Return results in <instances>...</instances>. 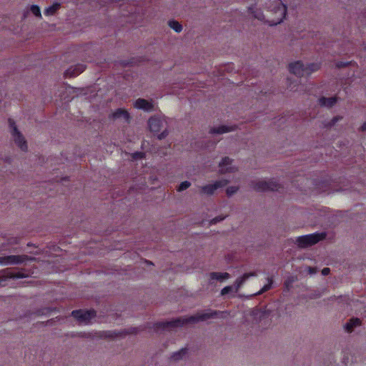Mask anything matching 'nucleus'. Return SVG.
I'll return each mask as SVG.
<instances>
[{
    "label": "nucleus",
    "instance_id": "obj_1",
    "mask_svg": "<svg viewBox=\"0 0 366 366\" xmlns=\"http://www.w3.org/2000/svg\"><path fill=\"white\" fill-rule=\"evenodd\" d=\"M320 66L318 63H310L304 65L302 61H296L288 66L289 71L297 76H309L312 72L317 71Z\"/></svg>",
    "mask_w": 366,
    "mask_h": 366
},
{
    "label": "nucleus",
    "instance_id": "obj_2",
    "mask_svg": "<svg viewBox=\"0 0 366 366\" xmlns=\"http://www.w3.org/2000/svg\"><path fill=\"white\" fill-rule=\"evenodd\" d=\"M165 124V121L157 116L150 117L148 121L150 131L154 134H158L159 139H163L168 135V130L164 128Z\"/></svg>",
    "mask_w": 366,
    "mask_h": 366
},
{
    "label": "nucleus",
    "instance_id": "obj_3",
    "mask_svg": "<svg viewBox=\"0 0 366 366\" xmlns=\"http://www.w3.org/2000/svg\"><path fill=\"white\" fill-rule=\"evenodd\" d=\"M224 314V312L212 310H207L201 311L188 318L184 317V325L186 323L206 321L210 318L223 317Z\"/></svg>",
    "mask_w": 366,
    "mask_h": 366
},
{
    "label": "nucleus",
    "instance_id": "obj_4",
    "mask_svg": "<svg viewBox=\"0 0 366 366\" xmlns=\"http://www.w3.org/2000/svg\"><path fill=\"white\" fill-rule=\"evenodd\" d=\"M325 237L326 234L325 232H315L298 237L296 239V243L300 247L306 248L317 244L320 241L324 239Z\"/></svg>",
    "mask_w": 366,
    "mask_h": 366
},
{
    "label": "nucleus",
    "instance_id": "obj_5",
    "mask_svg": "<svg viewBox=\"0 0 366 366\" xmlns=\"http://www.w3.org/2000/svg\"><path fill=\"white\" fill-rule=\"evenodd\" d=\"M252 189L257 192H267V191H280L282 188L281 185L276 181H258L252 182L251 184Z\"/></svg>",
    "mask_w": 366,
    "mask_h": 366
},
{
    "label": "nucleus",
    "instance_id": "obj_6",
    "mask_svg": "<svg viewBox=\"0 0 366 366\" xmlns=\"http://www.w3.org/2000/svg\"><path fill=\"white\" fill-rule=\"evenodd\" d=\"M183 326V320L180 318L166 322H157L153 325V329L155 332L173 331L178 327Z\"/></svg>",
    "mask_w": 366,
    "mask_h": 366
},
{
    "label": "nucleus",
    "instance_id": "obj_7",
    "mask_svg": "<svg viewBox=\"0 0 366 366\" xmlns=\"http://www.w3.org/2000/svg\"><path fill=\"white\" fill-rule=\"evenodd\" d=\"M9 124L11 130V135L14 137L15 144L21 149V151L26 152L27 150V144L24 137L17 129L15 122L9 118Z\"/></svg>",
    "mask_w": 366,
    "mask_h": 366
},
{
    "label": "nucleus",
    "instance_id": "obj_8",
    "mask_svg": "<svg viewBox=\"0 0 366 366\" xmlns=\"http://www.w3.org/2000/svg\"><path fill=\"white\" fill-rule=\"evenodd\" d=\"M29 259H32V258H30L29 256L25 254L8 255L0 257V264L3 265L20 264Z\"/></svg>",
    "mask_w": 366,
    "mask_h": 366
},
{
    "label": "nucleus",
    "instance_id": "obj_9",
    "mask_svg": "<svg viewBox=\"0 0 366 366\" xmlns=\"http://www.w3.org/2000/svg\"><path fill=\"white\" fill-rule=\"evenodd\" d=\"M228 183L229 181L227 179H222L214 182L213 184L202 186L200 191L202 194L212 195L218 189L224 187Z\"/></svg>",
    "mask_w": 366,
    "mask_h": 366
},
{
    "label": "nucleus",
    "instance_id": "obj_10",
    "mask_svg": "<svg viewBox=\"0 0 366 366\" xmlns=\"http://www.w3.org/2000/svg\"><path fill=\"white\" fill-rule=\"evenodd\" d=\"M71 315L80 322L86 323L96 316V311L94 310H76L71 312Z\"/></svg>",
    "mask_w": 366,
    "mask_h": 366
},
{
    "label": "nucleus",
    "instance_id": "obj_11",
    "mask_svg": "<svg viewBox=\"0 0 366 366\" xmlns=\"http://www.w3.org/2000/svg\"><path fill=\"white\" fill-rule=\"evenodd\" d=\"M273 10L277 16V20L275 22H273L272 24L276 25L277 24H280L285 18L287 14V6L281 0H273Z\"/></svg>",
    "mask_w": 366,
    "mask_h": 366
},
{
    "label": "nucleus",
    "instance_id": "obj_12",
    "mask_svg": "<svg viewBox=\"0 0 366 366\" xmlns=\"http://www.w3.org/2000/svg\"><path fill=\"white\" fill-rule=\"evenodd\" d=\"M0 275V287L4 286V282L9 279H21L28 277L29 275L21 271L14 272L10 269H4Z\"/></svg>",
    "mask_w": 366,
    "mask_h": 366
},
{
    "label": "nucleus",
    "instance_id": "obj_13",
    "mask_svg": "<svg viewBox=\"0 0 366 366\" xmlns=\"http://www.w3.org/2000/svg\"><path fill=\"white\" fill-rule=\"evenodd\" d=\"M134 107L138 109H142L145 112H152L154 110V104L152 101H148L142 98L137 99L134 104Z\"/></svg>",
    "mask_w": 366,
    "mask_h": 366
},
{
    "label": "nucleus",
    "instance_id": "obj_14",
    "mask_svg": "<svg viewBox=\"0 0 366 366\" xmlns=\"http://www.w3.org/2000/svg\"><path fill=\"white\" fill-rule=\"evenodd\" d=\"M109 118L114 120L122 119L126 123H129L131 119V117L128 111L122 108L116 109V111L110 115Z\"/></svg>",
    "mask_w": 366,
    "mask_h": 366
},
{
    "label": "nucleus",
    "instance_id": "obj_15",
    "mask_svg": "<svg viewBox=\"0 0 366 366\" xmlns=\"http://www.w3.org/2000/svg\"><path fill=\"white\" fill-rule=\"evenodd\" d=\"M86 69V66L84 64H79L74 67H70L66 69L64 72V76L66 78H72L79 75L82 73Z\"/></svg>",
    "mask_w": 366,
    "mask_h": 366
},
{
    "label": "nucleus",
    "instance_id": "obj_16",
    "mask_svg": "<svg viewBox=\"0 0 366 366\" xmlns=\"http://www.w3.org/2000/svg\"><path fill=\"white\" fill-rule=\"evenodd\" d=\"M257 275L256 272H251L248 273H244L242 276L237 278L234 283L235 292H238L239 289L243 285V284L251 277H255Z\"/></svg>",
    "mask_w": 366,
    "mask_h": 366
},
{
    "label": "nucleus",
    "instance_id": "obj_17",
    "mask_svg": "<svg viewBox=\"0 0 366 366\" xmlns=\"http://www.w3.org/2000/svg\"><path fill=\"white\" fill-rule=\"evenodd\" d=\"M236 127H229L226 125H222L217 127H212L209 130L210 134H224L231 131H234Z\"/></svg>",
    "mask_w": 366,
    "mask_h": 366
},
{
    "label": "nucleus",
    "instance_id": "obj_18",
    "mask_svg": "<svg viewBox=\"0 0 366 366\" xmlns=\"http://www.w3.org/2000/svg\"><path fill=\"white\" fill-rule=\"evenodd\" d=\"M337 101V98L336 97H321L319 99V104L322 107L330 108L336 104Z\"/></svg>",
    "mask_w": 366,
    "mask_h": 366
},
{
    "label": "nucleus",
    "instance_id": "obj_19",
    "mask_svg": "<svg viewBox=\"0 0 366 366\" xmlns=\"http://www.w3.org/2000/svg\"><path fill=\"white\" fill-rule=\"evenodd\" d=\"M232 162V160L228 157H225L222 158V159L221 160V162H219V166L220 167V172L222 173L232 172L231 167H227V168L224 169L225 167L230 165Z\"/></svg>",
    "mask_w": 366,
    "mask_h": 366
},
{
    "label": "nucleus",
    "instance_id": "obj_20",
    "mask_svg": "<svg viewBox=\"0 0 366 366\" xmlns=\"http://www.w3.org/2000/svg\"><path fill=\"white\" fill-rule=\"evenodd\" d=\"M230 275L227 272H212L209 274V277L212 280L222 281L224 280L228 279Z\"/></svg>",
    "mask_w": 366,
    "mask_h": 366
},
{
    "label": "nucleus",
    "instance_id": "obj_21",
    "mask_svg": "<svg viewBox=\"0 0 366 366\" xmlns=\"http://www.w3.org/2000/svg\"><path fill=\"white\" fill-rule=\"evenodd\" d=\"M360 325V320L359 318H352L348 322L346 323L345 329L347 332H352L354 327Z\"/></svg>",
    "mask_w": 366,
    "mask_h": 366
},
{
    "label": "nucleus",
    "instance_id": "obj_22",
    "mask_svg": "<svg viewBox=\"0 0 366 366\" xmlns=\"http://www.w3.org/2000/svg\"><path fill=\"white\" fill-rule=\"evenodd\" d=\"M61 4L58 2L54 3L51 6L46 8L44 10V14L46 16H52L60 9Z\"/></svg>",
    "mask_w": 366,
    "mask_h": 366
},
{
    "label": "nucleus",
    "instance_id": "obj_23",
    "mask_svg": "<svg viewBox=\"0 0 366 366\" xmlns=\"http://www.w3.org/2000/svg\"><path fill=\"white\" fill-rule=\"evenodd\" d=\"M249 12L253 15L255 19L263 20L264 15L260 10L254 11V8L253 6L249 7Z\"/></svg>",
    "mask_w": 366,
    "mask_h": 366
},
{
    "label": "nucleus",
    "instance_id": "obj_24",
    "mask_svg": "<svg viewBox=\"0 0 366 366\" xmlns=\"http://www.w3.org/2000/svg\"><path fill=\"white\" fill-rule=\"evenodd\" d=\"M168 24L169 26L176 32H180L182 29V24H180L178 21L175 20H170Z\"/></svg>",
    "mask_w": 366,
    "mask_h": 366
},
{
    "label": "nucleus",
    "instance_id": "obj_25",
    "mask_svg": "<svg viewBox=\"0 0 366 366\" xmlns=\"http://www.w3.org/2000/svg\"><path fill=\"white\" fill-rule=\"evenodd\" d=\"M31 11L34 15H35L36 17L41 18V10L39 6L37 5H32L30 9Z\"/></svg>",
    "mask_w": 366,
    "mask_h": 366
},
{
    "label": "nucleus",
    "instance_id": "obj_26",
    "mask_svg": "<svg viewBox=\"0 0 366 366\" xmlns=\"http://www.w3.org/2000/svg\"><path fill=\"white\" fill-rule=\"evenodd\" d=\"M273 284V280L272 278H268V283L264 285V287L261 289L259 291V294H262L263 292H265L268 290H269L272 288Z\"/></svg>",
    "mask_w": 366,
    "mask_h": 366
},
{
    "label": "nucleus",
    "instance_id": "obj_27",
    "mask_svg": "<svg viewBox=\"0 0 366 366\" xmlns=\"http://www.w3.org/2000/svg\"><path fill=\"white\" fill-rule=\"evenodd\" d=\"M171 358L174 360H178L183 358V348H181L178 350L177 352L173 354Z\"/></svg>",
    "mask_w": 366,
    "mask_h": 366
},
{
    "label": "nucleus",
    "instance_id": "obj_28",
    "mask_svg": "<svg viewBox=\"0 0 366 366\" xmlns=\"http://www.w3.org/2000/svg\"><path fill=\"white\" fill-rule=\"evenodd\" d=\"M145 154L142 152H136L132 154L133 160H138L144 158Z\"/></svg>",
    "mask_w": 366,
    "mask_h": 366
},
{
    "label": "nucleus",
    "instance_id": "obj_29",
    "mask_svg": "<svg viewBox=\"0 0 366 366\" xmlns=\"http://www.w3.org/2000/svg\"><path fill=\"white\" fill-rule=\"evenodd\" d=\"M238 189L237 187L230 186L227 188L226 193L228 196H232L237 192Z\"/></svg>",
    "mask_w": 366,
    "mask_h": 366
},
{
    "label": "nucleus",
    "instance_id": "obj_30",
    "mask_svg": "<svg viewBox=\"0 0 366 366\" xmlns=\"http://www.w3.org/2000/svg\"><path fill=\"white\" fill-rule=\"evenodd\" d=\"M225 216L219 215L217 217H215L214 218L212 219L210 221L211 224H215L225 219Z\"/></svg>",
    "mask_w": 366,
    "mask_h": 366
},
{
    "label": "nucleus",
    "instance_id": "obj_31",
    "mask_svg": "<svg viewBox=\"0 0 366 366\" xmlns=\"http://www.w3.org/2000/svg\"><path fill=\"white\" fill-rule=\"evenodd\" d=\"M233 287L232 286H226L221 290V295H225L232 292Z\"/></svg>",
    "mask_w": 366,
    "mask_h": 366
},
{
    "label": "nucleus",
    "instance_id": "obj_32",
    "mask_svg": "<svg viewBox=\"0 0 366 366\" xmlns=\"http://www.w3.org/2000/svg\"><path fill=\"white\" fill-rule=\"evenodd\" d=\"M347 65H349V62L347 61V62H345V61H338L337 63V66L338 68H342V67H345V66H347Z\"/></svg>",
    "mask_w": 366,
    "mask_h": 366
},
{
    "label": "nucleus",
    "instance_id": "obj_33",
    "mask_svg": "<svg viewBox=\"0 0 366 366\" xmlns=\"http://www.w3.org/2000/svg\"><path fill=\"white\" fill-rule=\"evenodd\" d=\"M330 269L329 267H325L322 269V274L324 276H327L330 274Z\"/></svg>",
    "mask_w": 366,
    "mask_h": 366
},
{
    "label": "nucleus",
    "instance_id": "obj_34",
    "mask_svg": "<svg viewBox=\"0 0 366 366\" xmlns=\"http://www.w3.org/2000/svg\"><path fill=\"white\" fill-rule=\"evenodd\" d=\"M341 119V117H334L332 120H331V122L330 123V126H333L335 124V123L337 122H338L340 119Z\"/></svg>",
    "mask_w": 366,
    "mask_h": 366
},
{
    "label": "nucleus",
    "instance_id": "obj_35",
    "mask_svg": "<svg viewBox=\"0 0 366 366\" xmlns=\"http://www.w3.org/2000/svg\"><path fill=\"white\" fill-rule=\"evenodd\" d=\"M133 64V61L132 60H129V61H123L122 62V64L124 66H129V65H132Z\"/></svg>",
    "mask_w": 366,
    "mask_h": 366
},
{
    "label": "nucleus",
    "instance_id": "obj_36",
    "mask_svg": "<svg viewBox=\"0 0 366 366\" xmlns=\"http://www.w3.org/2000/svg\"><path fill=\"white\" fill-rule=\"evenodd\" d=\"M177 191L178 192H182L183 191V182H180L178 185V187H177Z\"/></svg>",
    "mask_w": 366,
    "mask_h": 366
},
{
    "label": "nucleus",
    "instance_id": "obj_37",
    "mask_svg": "<svg viewBox=\"0 0 366 366\" xmlns=\"http://www.w3.org/2000/svg\"><path fill=\"white\" fill-rule=\"evenodd\" d=\"M191 184L189 182L184 180V190L190 187Z\"/></svg>",
    "mask_w": 366,
    "mask_h": 366
},
{
    "label": "nucleus",
    "instance_id": "obj_38",
    "mask_svg": "<svg viewBox=\"0 0 366 366\" xmlns=\"http://www.w3.org/2000/svg\"><path fill=\"white\" fill-rule=\"evenodd\" d=\"M361 130L362 132L366 131V122L363 123L362 125L361 126Z\"/></svg>",
    "mask_w": 366,
    "mask_h": 366
},
{
    "label": "nucleus",
    "instance_id": "obj_39",
    "mask_svg": "<svg viewBox=\"0 0 366 366\" xmlns=\"http://www.w3.org/2000/svg\"><path fill=\"white\" fill-rule=\"evenodd\" d=\"M184 357H185L187 353V347H184Z\"/></svg>",
    "mask_w": 366,
    "mask_h": 366
},
{
    "label": "nucleus",
    "instance_id": "obj_40",
    "mask_svg": "<svg viewBox=\"0 0 366 366\" xmlns=\"http://www.w3.org/2000/svg\"><path fill=\"white\" fill-rule=\"evenodd\" d=\"M310 273H314V272H315L314 269H313V268H312V267H310Z\"/></svg>",
    "mask_w": 366,
    "mask_h": 366
},
{
    "label": "nucleus",
    "instance_id": "obj_41",
    "mask_svg": "<svg viewBox=\"0 0 366 366\" xmlns=\"http://www.w3.org/2000/svg\"><path fill=\"white\" fill-rule=\"evenodd\" d=\"M288 285H289V284L287 283V282H285V285H286L287 287H288Z\"/></svg>",
    "mask_w": 366,
    "mask_h": 366
}]
</instances>
